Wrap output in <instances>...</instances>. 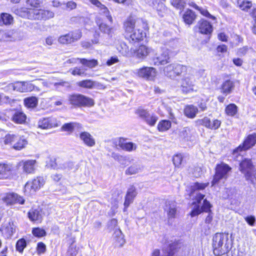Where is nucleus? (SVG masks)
Wrapping results in <instances>:
<instances>
[{"label":"nucleus","instance_id":"f257e3e1","mask_svg":"<svg viewBox=\"0 0 256 256\" xmlns=\"http://www.w3.org/2000/svg\"><path fill=\"white\" fill-rule=\"evenodd\" d=\"M212 248L215 256L223 255L230 249L228 234L216 233L212 238Z\"/></svg>","mask_w":256,"mask_h":256},{"label":"nucleus","instance_id":"f03ea898","mask_svg":"<svg viewBox=\"0 0 256 256\" xmlns=\"http://www.w3.org/2000/svg\"><path fill=\"white\" fill-rule=\"evenodd\" d=\"M187 72H188L185 74L181 80V90L184 94L196 92L198 87L196 84V82L198 77V72L190 68Z\"/></svg>","mask_w":256,"mask_h":256},{"label":"nucleus","instance_id":"7ed1b4c3","mask_svg":"<svg viewBox=\"0 0 256 256\" xmlns=\"http://www.w3.org/2000/svg\"><path fill=\"white\" fill-rule=\"evenodd\" d=\"M232 168L228 164L224 162L217 164L215 169V174L212 182V186L218 184L221 180H226Z\"/></svg>","mask_w":256,"mask_h":256},{"label":"nucleus","instance_id":"20e7f679","mask_svg":"<svg viewBox=\"0 0 256 256\" xmlns=\"http://www.w3.org/2000/svg\"><path fill=\"white\" fill-rule=\"evenodd\" d=\"M70 103L78 107H90L94 105V100L81 94H74L68 96Z\"/></svg>","mask_w":256,"mask_h":256},{"label":"nucleus","instance_id":"39448f33","mask_svg":"<svg viewBox=\"0 0 256 256\" xmlns=\"http://www.w3.org/2000/svg\"><path fill=\"white\" fill-rule=\"evenodd\" d=\"M189 68L178 64H172L165 66L164 72L166 76L171 78H174L182 72H187Z\"/></svg>","mask_w":256,"mask_h":256},{"label":"nucleus","instance_id":"423d86ee","mask_svg":"<svg viewBox=\"0 0 256 256\" xmlns=\"http://www.w3.org/2000/svg\"><path fill=\"white\" fill-rule=\"evenodd\" d=\"M157 72L155 68L149 66H144L136 69L134 72L137 76L151 81H154L155 80Z\"/></svg>","mask_w":256,"mask_h":256},{"label":"nucleus","instance_id":"0eeeda50","mask_svg":"<svg viewBox=\"0 0 256 256\" xmlns=\"http://www.w3.org/2000/svg\"><path fill=\"white\" fill-rule=\"evenodd\" d=\"M82 36V32L80 30H76L60 36L58 38V42L61 44H70L78 40Z\"/></svg>","mask_w":256,"mask_h":256},{"label":"nucleus","instance_id":"6e6552de","mask_svg":"<svg viewBox=\"0 0 256 256\" xmlns=\"http://www.w3.org/2000/svg\"><path fill=\"white\" fill-rule=\"evenodd\" d=\"M209 185V182L200 183L195 182L192 186V192H191V196L194 198L196 200L193 202L194 204L196 203L199 204L202 200L204 199L205 195L200 192L199 191L205 189Z\"/></svg>","mask_w":256,"mask_h":256},{"label":"nucleus","instance_id":"1a4fd4ad","mask_svg":"<svg viewBox=\"0 0 256 256\" xmlns=\"http://www.w3.org/2000/svg\"><path fill=\"white\" fill-rule=\"evenodd\" d=\"M45 183V180L43 177L38 176L26 182L24 186V192L28 194L35 192L42 186Z\"/></svg>","mask_w":256,"mask_h":256},{"label":"nucleus","instance_id":"9d476101","mask_svg":"<svg viewBox=\"0 0 256 256\" xmlns=\"http://www.w3.org/2000/svg\"><path fill=\"white\" fill-rule=\"evenodd\" d=\"M256 144V134L254 133L249 134L244 140V142L234 150L233 154L235 155L239 152L247 150L254 146Z\"/></svg>","mask_w":256,"mask_h":256},{"label":"nucleus","instance_id":"9b49d317","mask_svg":"<svg viewBox=\"0 0 256 256\" xmlns=\"http://www.w3.org/2000/svg\"><path fill=\"white\" fill-rule=\"evenodd\" d=\"M53 12L45 10H33L32 16H30V20H46L54 17Z\"/></svg>","mask_w":256,"mask_h":256},{"label":"nucleus","instance_id":"f8f14e48","mask_svg":"<svg viewBox=\"0 0 256 256\" xmlns=\"http://www.w3.org/2000/svg\"><path fill=\"white\" fill-rule=\"evenodd\" d=\"M2 200L7 206H12L15 204H24L25 200L24 198L16 193L7 194Z\"/></svg>","mask_w":256,"mask_h":256},{"label":"nucleus","instance_id":"ddd939ff","mask_svg":"<svg viewBox=\"0 0 256 256\" xmlns=\"http://www.w3.org/2000/svg\"><path fill=\"white\" fill-rule=\"evenodd\" d=\"M35 88L38 90L37 87H36L28 81L16 82L13 85L14 90L20 92H31Z\"/></svg>","mask_w":256,"mask_h":256},{"label":"nucleus","instance_id":"4468645a","mask_svg":"<svg viewBox=\"0 0 256 256\" xmlns=\"http://www.w3.org/2000/svg\"><path fill=\"white\" fill-rule=\"evenodd\" d=\"M155 66L164 65L169 62V52L167 48H162L160 54H156L154 58Z\"/></svg>","mask_w":256,"mask_h":256},{"label":"nucleus","instance_id":"2eb2a0df","mask_svg":"<svg viewBox=\"0 0 256 256\" xmlns=\"http://www.w3.org/2000/svg\"><path fill=\"white\" fill-rule=\"evenodd\" d=\"M60 124L54 118H44L38 122V128L49 129L60 126Z\"/></svg>","mask_w":256,"mask_h":256},{"label":"nucleus","instance_id":"dca6fc26","mask_svg":"<svg viewBox=\"0 0 256 256\" xmlns=\"http://www.w3.org/2000/svg\"><path fill=\"white\" fill-rule=\"evenodd\" d=\"M198 124L202 125L207 128L212 130H216L220 126V121L218 120H214L211 121L209 118L205 117L202 119L198 120L196 121Z\"/></svg>","mask_w":256,"mask_h":256},{"label":"nucleus","instance_id":"f3484780","mask_svg":"<svg viewBox=\"0 0 256 256\" xmlns=\"http://www.w3.org/2000/svg\"><path fill=\"white\" fill-rule=\"evenodd\" d=\"M164 210L166 213L168 220L174 218L177 213L176 202L173 201L166 202Z\"/></svg>","mask_w":256,"mask_h":256},{"label":"nucleus","instance_id":"a211bd4d","mask_svg":"<svg viewBox=\"0 0 256 256\" xmlns=\"http://www.w3.org/2000/svg\"><path fill=\"white\" fill-rule=\"evenodd\" d=\"M153 50L145 45H140L134 52V56L139 59L144 60Z\"/></svg>","mask_w":256,"mask_h":256},{"label":"nucleus","instance_id":"6ab92c4d","mask_svg":"<svg viewBox=\"0 0 256 256\" xmlns=\"http://www.w3.org/2000/svg\"><path fill=\"white\" fill-rule=\"evenodd\" d=\"M140 22V20L132 16H130L126 19L124 24L126 36L134 31L136 24Z\"/></svg>","mask_w":256,"mask_h":256},{"label":"nucleus","instance_id":"aec40b11","mask_svg":"<svg viewBox=\"0 0 256 256\" xmlns=\"http://www.w3.org/2000/svg\"><path fill=\"white\" fill-rule=\"evenodd\" d=\"M146 36V33L142 30L138 28L134 30L132 33L126 36L129 39L130 42H136L143 40Z\"/></svg>","mask_w":256,"mask_h":256},{"label":"nucleus","instance_id":"412c9836","mask_svg":"<svg viewBox=\"0 0 256 256\" xmlns=\"http://www.w3.org/2000/svg\"><path fill=\"white\" fill-rule=\"evenodd\" d=\"M12 166L9 164H0V180H4L8 178L12 173Z\"/></svg>","mask_w":256,"mask_h":256},{"label":"nucleus","instance_id":"4be33fe9","mask_svg":"<svg viewBox=\"0 0 256 256\" xmlns=\"http://www.w3.org/2000/svg\"><path fill=\"white\" fill-rule=\"evenodd\" d=\"M136 194L137 192L136 188L133 186H130L126 194L125 197V200L124 202V210L133 202L134 199L136 196Z\"/></svg>","mask_w":256,"mask_h":256},{"label":"nucleus","instance_id":"5701e85b","mask_svg":"<svg viewBox=\"0 0 256 256\" xmlns=\"http://www.w3.org/2000/svg\"><path fill=\"white\" fill-rule=\"evenodd\" d=\"M80 138L88 146L92 147L96 144L94 138L87 132H82L80 134Z\"/></svg>","mask_w":256,"mask_h":256},{"label":"nucleus","instance_id":"b1692460","mask_svg":"<svg viewBox=\"0 0 256 256\" xmlns=\"http://www.w3.org/2000/svg\"><path fill=\"white\" fill-rule=\"evenodd\" d=\"M42 216V210L40 207L32 208L28 212V217L32 222L41 221Z\"/></svg>","mask_w":256,"mask_h":256},{"label":"nucleus","instance_id":"393cba45","mask_svg":"<svg viewBox=\"0 0 256 256\" xmlns=\"http://www.w3.org/2000/svg\"><path fill=\"white\" fill-rule=\"evenodd\" d=\"M200 32L204 34H210L212 32V26L211 24L206 20H201L198 22Z\"/></svg>","mask_w":256,"mask_h":256},{"label":"nucleus","instance_id":"a878e982","mask_svg":"<svg viewBox=\"0 0 256 256\" xmlns=\"http://www.w3.org/2000/svg\"><path fill=\"white\" fill-rule=\"evenodd\" d=\"M36 160H22L20 162L23 166V170L28 174L33 173L35 170Z\"/></svg>","mask_w":256,"mask_h":256},{"label":"nucleus","instance_id":"bb28decb","mask_svg":"<svg viewBox=\"0 0 256 256\" xmlns=\"http://www.w3.org/2000/svg\"><path fill=\"white\" fill-rule=\"evenodd\" d=\"M139 116L150 126H154L158 118L152 113H140Z\"/></svg>","mask_w":256,"mask_h":256},{"label":"nucleus","instance_id":"cd10ccee","mask_svg":"<svg viewBox=\"0 0 256 256\" xmlns=\"http://www.w3.org/2000/svg\"><path fill=\"white\" fill-rule=\"evenodd\" d=\"M118 146L123 150L131 152L136 150V144L132 142H126L123 138H120L118 141Z\"/></svg>","mask_w":256,"mask_h":256},{"label":"nucleus","instance_id":"c85d7f7f","mask_svg":"<svg viewBox=\"0 0 256 256\" xmlns=\"http://www.w3.org/2000/svg\"><path fill=\"white\" fill-rule=\"evenodd\" d=\"M12 10L16 15L22 18H27L30 20V16H32L33 10H28L26 8H14Z\"/></svg>","mask_w":256,"mask_h":256},{"label":"nucleus","instance_id":"c756f323","mask_svg":"<svg viewBox=\"0 0 256 256\" xmlns=\"http://www.w3.org/2000/svg\"><path fill=\"white\" fill-rule=\"evenodd\" d=\"M252 169L253 165L250 159L245 158L240 164V170L244 174Z\"/></svg>","mask_w":256,"mask_h":256},{"label":"nucleus","instance_id":"7c9ffc66","mask_svg":"<svg viewBox=\"0 0 256 256\" xmlns=\"http://www.w3.org/2000/svg\"><path fill=\"white\" fill-rule=\"evenodd\" d=\"M196 16L194 12L190 10H187L183 14L182 18L184 22L188 25L192 24Z\"/></svg>","mask_w":256,"mask_h":256},{"label":"nucleus","instance_id":"2f4dec72","mask_svg":"<svg viewBox=\"0 0 256 256\" xmlns=\"http://www.w3.org/2000/svg\"><path fill=\"white\" fill-rule=\"evenodd\" d=\"M38 101V98L32 96L25 98L24 100V104L28 108L32 109L37 106Z\"/></svg>","mask_w":256,"mask_h":256},{"label":"nucleus","instance_id":"473e14b6","mask_svg":"<svg viewBox=\"0 0 256 256\" xmlns=\"http://www.w3.org/2000/svg\"><path fill=\"white\" fill-rule=\"evenodd\" d=\"M118 50L123 56H131L132 53L125 42H120L116 46Z\"/></svg>","mask_w":256,"mask_h":256},{"label":"nucleus","instance_id":"72a5a7b5","mask_svg":"<svg viewBox=\"0 0 256 256\" xmlns=\"http://www.w3.org/2000/svg\"><path fill=\"white\" fill-rule=\"evenodd\" d=\"M28 144V141L23 136H18L16 140L14 143L13 148L16 150H20Z\"/></svg>","mask_w":256,"mask_h":256},{"label":"nucleus","instance_id":"f704fd0d","mask_svg":"<svg viewBox=\"0 0 256 256\" xmlns=\"http://www.w3.org/2000/svg\"><path fill=\"white\" fill-rule=\"evenodd\" d=\"M234 86V84L232 81L226 80L222 85L221 92L226 95L231 92Z\"/></svg>","mask_w":256,"mask_h":256},{"label":"nucleus","instance_id":"c9c22d12","mask_svg":"<svg viewBox=\"0 0 256 256\" xmlns=\"http://www.w3.org/2000/svg\"><path fill=\"white\" fill-rule=\"evenodd\" d=\"M12 16L7 13H2L0 15V26L9 25L12 23Z\"/></svg>","mask_w":256,"mask_h":256},{"label":"nucleus","instance_id":"e433bc0d","mask_svg":"<svg viewBox=\"0 0 256 256\" xmlns=\"http://www.w3.org/2000/svg\"><path fill=\"white\" fill-rule=\"evenodd\" d=\"M82 128V125L79 123L76 122H70L65 124L62 127V130L64 132H72L74 128Z\"/></svg>","mask_w":256,"mask_h":256},{"label":"nucleus","instance_id":"4c0bfd02","mask_svg":"<svg viewBox=\"0 0 256 256\" xmlns=\"http://www.w3.org/2000/svg\"><path fill=\"white\" fill-rule=\"evenodd\" d=\"M175 248V244H172L170 245V248L168 250L166 253L164 254L160 255V251L159 250L156 249L154 250L151 256H172L174 254V250Z\"/></svg>","mask_w":256,"mask_h":256},{"label":"nucleus","instance_id":"58836bf2","mask_svg":"<svg viewBox=\"0 0 256 256\" xmlns=\"http://www.w3.org/2000/svg\"><path fill=\"white\" fill-rule=\"evenodd\" d=\"M95 82L90 80H86L77 82V85L83 88H92L94 86Z\"/></svg>","mask_w":256,"mask_h":256},{"label":"nucleus","instance_id":"ea45409f","mask_svg":"<svg viewBox=\"0 0 256 256\" xmlns=\"http://www.w3.org/2000/svg\"><path fill=\"white\" fill-rule=\"evenodd\" d=\"M26 120V116L24 113H15L12 117L13 121L17 124H24Z\"/></svg>","mask_w":256,"mask_h":256},{"label":"nucleus","instance_id":"a19ab883","mask_svg":"<svg viewBox=\"0 0 256 256\" xmlns=\"http://www.w3.org/2000/svg\"><path fill=\"white\" fill-rule=\"evenodd\" d=\"M238 7L242 10L248 12L251 7H253L252 3L250 1L248 0H238Z\"/></svg>","mask_w":256,"mask_h":256},{"label":"nucleus","instance_id":"79ce46f5","mask_svg":"<svg viewBox=\"0 0 256 256\" xmlns=\"http://www.w3.org/2000/svg\"><path fill=\"white\" fill-rule=\"evenodd\" d=\"M114 237L116 242L119 244L120 246H122L125 242L122 231L119 229H116L114 232Z\"/></svg>","mask_w":256,"mask_h":256},{"label":"nucleus","instance_id":"37998d69","mask_svg":"<svg viewBox=\"0 0 256 256\" xmlns=\"http://www.w3.org/2000/svg\"><path fill=\"white\" fill-rule=\"evenodd\" d=\"M190 6H192L193 8H194L195 9L198 10L200 12V13L204 16L208 18H212L213 20L215 19L214 16L211 15L208 12L207 10L206 9L203 8L199 7L196 4H195L194 3H192V4H191Z\"/></svg>","mask_w":256,"mask_h":256},{"label":"nucleus","instance_id":"c03bdc74","mask_svg":"<svg viewBox=\"0 0 256 256\" xmlns=\"http://www.w3.org/2000/svg\"><path fill=\"white\" fill-rule=\"evenodd\" d=\"M171 126V123L168 120H162L158 125V129L160 132H164L168 130Z\"/></svg>","mask_w":256,"mask_h":256},{"label":"nucleus","instance_id":"a18cd8bd","mask_svg":"<svg viewBox=\"0 0 256 256\" xmlns=\"http://www.w3.org/2000/svg\"><path fill=\"white\" fill-rule=\"evenodd\" d=\"M17 135L8 134L6 135L4 138V143L6 144L12 145V146H14V143L16 140Z\"/></svg>","mask_w":256,"mask_h":256},{"label":"nucleus","instance_id":"49530a36","mask_svg":"<svg viewBox=\"0 0 256 256\" xmlns=\"http://www.w3.org/2000/svg\"><path fill=\"white\" fill-rule=\"evenodd\" d=\"M80 62L83 65L90 68H94L98 64V61L94 59L88 60L85 58H80Z\"/></svg>","mask_w":256,"mask_h":256},{"label":"nucleus","instance_id":"de8ad7c7","mask_svg":"<svg viewBox=\"0 0 256 256\" xmlns=\"http://www.w3.org/2000/svg\"><path fill=\"white\" fill-rule=\"evenodd\" d=\"M244 174L246 178L250 180L252 183L254 184L256 182V172L254 169L246 172Z\"/></svg>","mask_w":256,"mask_h":256},{"label":"nucleus","instance_id":"09e8293b","mask_svg":"<svg viewBox=\"0 0 256 256\" xmlns=\"http://www.w3.org/2000/svg\"><path fill=\"white\" fill-rule=\"evenodd\" d=\"M26 246V242L24 238H21L17 242L16 244V250L18 252L22 253L24 248Z\"/></svg>","mask_w":256,"mask_h":256},{"label":"nucleus","instance_id":"8fccbe9b","mask_svg":"<svg viewBox=\"0 0 256 256\" xmlns=\"http://www.w3.org/2000/svg\"><path fill=\"white\" fill-rule=\"evenodd\" d=\"M99 28L102 32L106 34L109 36H112V28L107 24L102 23L99 25Z\"/></svg>","mask_w":256,"mask_h":256},{"label":"nucleus","instance_id":"3c124183","mask_svg":"<svg viewBox=\"0 0 256 256\" xmlns=\"http://www.w3.org/2000/svg\"><path fill=\"white\" fill-rule=\"evenodd\" d=\"M171 3L174 6L180 10L184 8L186 4L184 0H172Z\"/></svg>","mask_w":256,"mask_h":256},{"label":"nucleus","instance_id":"603ef678","mask_svg":"<svg viewBox=\"0 0 256 256\" xmlns=\"http://www.w3.org/2000/svg\"><path fill=\"white\" fill-rule=\"evenodd\" d=\"M99 10L100 13L104 15L110 21H112V17L110 14V12L104 5L102 4L99 8Z\"/></svg>","mask_w":256,"mask_h":256},{"label":"nucleus","instance_id":"864d4df0","mask_svg":"<svg viewBox=\"0 0 256 256\" xmlns=\"http://www.w3.org/2000/svg\"><path fill=\"white\" fill-rule=\"evenodd\" d=\"M190 130L188 128H184L180 133V136L182 138L188 140L190 138Z\"/></svg>","mask_w":256,"mask_h":256},{"label":"nucleus","instance_id":"5fc2aeb1","mask_svg":"<svg viewBox=\"0 0 256 256\" xmlns=\"http://www.w3.org/2000/svg\"><path fill=\"white\" fill-rule=\"evenodd\" d=\"M26 4L32 8H38L43 3L42 0H27Z\"/></svg>","mask_w":256,"mask_h":256},{"label":"nucleus","instance_id":"6e6d98bb","mask_svg":"<svg viewBox=\"0 0 256 256\" xmlns=\"http://www.w3.org/2000/svg\"><path fill=\"white\" fill-rule=\"evenodd\" d=\"M173 162L176 166L180 167L182 160V156L181 154H176L173 157Z\"/></svg>","mask_w":256,"mask_h":256},{"label":"nucleus","instance_id":"4d7b16f0","mask_svg":"<svg viewBox=\"0 0 256 256\" xmlns=\"http://www.w3.org/2000/svg\"><path fill=\"white\" fill-rule=\"evenodd\" d=\"M32 234L37 237H42L46 235L45 230L39 228H34L32 230Z\"/></svg>","mask_w":256,"mask_h":256},{"label":"nucleus","instance_id":"13d9d810","mask_svg":"<svg viewBox=\"0 0 256 256\" xmlns=\"http://www.w3.org/2000/svg\"><path fill=\"white\" fill-rule=\"evenodd\" d=\"M156 10L158 14L160 16L163 17L167 10L165 6L162 3H159L158 5Z\"/></svg>","mask_w":256,"mask_h":256},{"label":"nucleus","instance_id":"bf43d9fd","mask_svg":"<svg viewBox=\"0 0 256 256\" xmlns=\"http://www.w3.org/2000/svg\"><path fill=\"white\" fill-rule=\"evenodd\" d=\"M140 168L136 165H132L129 167L126 171V174H134L138 173Z\"/></svg>","mask_w":256,"mask_h":256},{"label":"nucleus","instance_id":"052dcab7","mask_svg":"<svg viewBox=\"0 0 256 256\" xmlns=\"http://www.w3.org/2000/svg\"><path fill=\"white\" fill-rule=\"evenodd\" d=\"M245 221L248 223V225L251 226H253L255 224L256 218L254 216L250 215L244 218Z\"/></svg>","mask_w":256,"mask_h":256},{"label":"nucleus","instance_id":"680f3d73","mask_svg":"<svg viewBox=\"0 0 256 256\" xmlns=\"http://www.w3.org/2000/svg\"><path fill=\"white\" fill-rule=\"evenodd\" d=\"M78 249L76 245L72 244L68 248V254L70 256H76L78 254Z\"/></svg>","mask_w":256,"mask_h":256},{"label":"nucleus","instance_id":"e2e57ef3","mask_svg":"<svg viewBox=\"0 0 256 256\" xmlns=\"http://www.w3.org/2000/svg\"><path fill=\"white\" fill-rule=\"evenodd\" d=\"M212 206L210 202L206 200V199L204 200L203 204L200 208L202 211H204L206 212H208L210 211V208Z\"/></svg>","mask_w":256,"mask_h":256},{"label":"nucleus","instance_id":"0e129e2a","mask_svg":"<svg viewBox=\"0 0 256 256\" xmlns=\"http://www.w3.org/2000/svg\"><path fill=\"white\" fill-rule=\"evenodd\" d=\"M70 72H71V74L74 76H82L84 73L83 70L78 67L70 69Z\"/></svg>","mask_w":256,"mask_h":256},{"label":"nucleus","instance_id":"69168bd1","mask_svg":"<svg viewBox=\"0 0 256 256\" xmlns=\"http://www.w3.org/2000/svg\"><path fill=\"white\" fill-rule=\"evenodd\" d=\"M64 4L66 5V9L69 10H71L76 8L77 6L76 2L72 0L68 1Z\"/></svg>","mask_w":256,"mask_h":256},{"label":"nucleus","instance_id":"338daca9","mask_svg":"<svg viewBox=\"0 0 256 256\" xmlns=\"http://www.w3.org/2000/svg\"><path fill=\"white\" fill-rule=\"evenodd\" d=\"M237 111L238 107L234 104H230L226 108V112H237Z\"/></svg>","mask_w":256,"mask_h":256},{"label":"nucleus","instance_id":"774afa93","mask_svg":"<svg viewBox=\"0 0 256 256\" xmlns=\"http://www.w3.org/2000/svg\"><path fill=\"white\" fill-rule=\"evenodd\" d=\"M46 245L42 242H39L38 244L37 251L38 254H43L46 251Z\"/></svg>","mask_w":256,"mask_h":256}]
</instances>
